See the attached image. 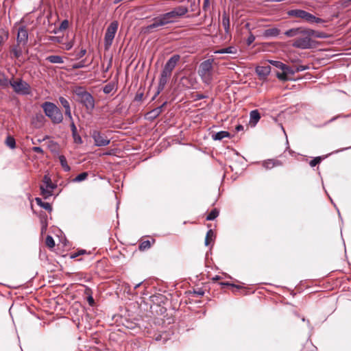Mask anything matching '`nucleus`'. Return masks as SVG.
Returning <instances> with one entry per match:
<instances>
[{
  "label": "nucleus",
  "instance_id": "1",
  "mask_svg": "<svg viewBox=\"0 0 351 351\" xmlns=\"http://www.w3.org/2000/svg\"><path fill=\"white\" fill-rule=\"evenodd\" d=\"M189 12V8L185 5H178L171 11L160 14L153 20V23L147 27L148 31L158 28L170 23H176L179 19L184 16Z\"/></svg>",
  "mask_w": 351,
  "mask_h": 351
},
{
  "label": "nucleus",
  "instance_id": "2",
  "mask_svg": "<svg viewBox=\"0 0 351 351\" xmlns=\"http://www.w3.org/2000/svg\"><path fill=\"white\" fill-rule=\"evenodd\" d=\"M312 37L326 38V34L323 32H316L313 29L306 28V34L304 37H298L295 39L292 43L293 47L302 49H310L313 46Z\"/></svg>",
  "mask_w": 351,
  "mask_h": 351
},
{
  "label": "nucleus",
  "instance_id": "3",
  "mask_svg": "<svg viewBox=\"0 0 351 351\" xmlns=\"http://www.w3.org/2000/svg\"><path fill=\"white\" fill-rule=\"evenodd\" d=\"M213 62L214 59H207L199 64L198 74L203 83L209 85L213 80Z\"/></svg>",
  "mask_w": 351,
  "mask_h": 351
},
{
  "label": "nucleus",
  "instance_id": "4",
  "mask_svg": "<svg viewBox=\"0 0 351 351\" xmlns=\"http://www.w3.org/2000/svg\"><path fill=\"white\" fill-rule=\"evenodd\" d=\"M41 107L45 114L51 119L53 123L58 124L62 122L63 114L56 104L50 101H45L41 105Z\"/></svg>",
  "mask_w": 351,
  "mask_h": 351
},
{
  "label": "nucleus",
  "instance_id": "5",
  "mask_svg": "<svg viewBox=\"0 0 351 351\" xmlns=\"http://www.w3.org/2000/svg\"><path fill=\"white\" fill-rule=\"evenodd\" d=\"M287 14L289 16H295V17L302 19L304 20L305 21L311 23H321L324 22V21L322 19L316 17L315 16L313 15L312 14H311L305 10H299V9L298 10V9L297 10H291L287 12Z\"/></svg>",
  "mask_w": 351,
  "mask_h": 351
},
{
  "label": "nucleus",
  "instance_id": "6",
  "mask_svg": "<svg viewBox=\"0 0 351 351\" xmlns=\"http://www.w3.org/2000/svg\"><path fill=\"white\" fill-rule=\"evenodd\" d=\"M118 22L114 21L110 23L108 27L104 37V47L106 49H108L112 45V41L118 29Z\"/></svg>",
  "mask_w": 351,
  "mask_h": 351
},
{
  "label": "nucleus",
  "instance_id": "7",
  "mask_svg": "<svg viewBox=\"0 0 351 351\" xmlns=\"http://www.w3.org/2000/svg\"><path fill=\"white\" fill-rule=\"evenodd\" d=\"M9 84L17 94L29 95L30 93V86L21 79L16 81H10Z\"/></svg>",
  "mask_w": 351,
  "mask_h": 351
},
{
  "label": "nucleus",
  "instance_id": "8",
  "mask_svg": "<svg viewBox=\"0 0 351 351\" xmlns=\"http://www.w3.org/2000/svg\"><path fill=\"white\" fill-rule=\"evenodd\" d=\"M80 103L86 108L88 112H92L95 108V99L88 92L83 91L78 94Z\"/></svg>",
  "mask_w": 351,
  "mask_h": 351
},
{
  "label": "nucleus",
  "instance_id": "9",
  "mask_svg": "<svg viewBox=\"0 0 351 351\" xmlns=\"http://www.w3.org/2000/svg\"><path fill=\"white\" fill-rule=\"evenodd\" d=\"M91 136L94 140L95 145L97 147H104L109 145L110 140L104 134L97 130H93L91 132Z\"/></svg>",
  "mask_w": 351,
  "mask_h": 351
},
{
  "label": "nucleus",
  "instance_id": "10",
  "mask_svg": "<svg viewBox=\"0 0 351 351\" xmlns=\"http://www.w3.org/2000/svg\"><path fill=\"white\" fill-rule=\"evenodd\" d=\"M171 75V74L164 71H162L158 82L157 88L158 90L152 99H154L160 94V93L163 90Z\"/></svg>",
  "mask_w": 351,
  "mask_h": 351
},
{
  "label": "nucleus",
  "instance_id": "11",
  "mask_svg": "<svg viewBox=\"0 0 351 351\" xmlns=\"http://www.w3.org/2000/svg\"><path fill=\"white\" fill-rule=\"evenodd\" d=\"M284 34L289 38L298 36H300V37H304L306 34V28L304 27H294L287 30Z\"/></svg>",
  "mask_w": 351,
  "mask_h": 351
},
{
  "label": "nucleus",
  "instance_id": "12",
  "mask_svg": "<svg viewBox=\"0 0 351 351\" xmlns=\"http://www.w3.org/2000/svg\"><path fill=\"white\" fill-rule=\"evenodd\" d=\"M28 40V32L25 26H21L18 29L16 41L19 45H25Z\"/></svg>",
  "mask_w": 351,
  "mask_h": 351
},
{
  "label": "nucleus",
  "instance_id": "13",
  "mask_svg": "<svg viewBox=\"0 0 351 351\" xmlns=\"http://www.w3.org/2000/svg\"><path fill=\"white\" fill-rule=\"evenodd\" d=\"M180 56L178 54L171 56L166 62L162 71L171 74L172 71L176 67L177 63L180 60Z\"/></svg>",
  "mask_w": 351,
  "mask_h": 351
},
{
  "label": "nucleus",
  "instance_id": "14",
  "mask_svg": "<svg viewBox=\"0 0 351 351\" xmlns=\"http://www.w3.org/2000/svg\"><path fill=\"white\" fill-rule=\"evenodd\" d=\"M56 188V185H40V193L43 198L47 199L53 195V191Z\"/></svg>",
  "mask_w": 351,
  "mask_h": 351
},
{
  "label": "nucleus",
  "instance_id": "15",
  "mask_svg": "<svg viewBox=\"0 0 351 351\" xmlns=\"http://www.w3.org/2000/svg\"><path fill=\"white\" fill-rule=\"evenodd\" d=\"M280 34V30L277 27L267 29L263 32L262 36L265 38H276Z\"/></svg>",
  "mask_w": 351,
  "mask_h": 351
},
{
  "label": "nucleus",
  "instance_id": "16",
  "mask_svg": "<svg viewBox=\"0 0 351 351\" xmlns=\"http://www.w3.org/2000/svg\"><path fill=\"white\" fill-rule=\"evenodd\" d=\"M256 72L261 77H266L271 72V67L269 65L258 66L256 68Z\"/></svg>",
  "mask_w": 351,
  "mask_h": 351
},
{
  "label": "nucleus",
  "instance_id": "17",
  "mask_svg": "<svg viewBox=\"0 0 351 351\" xmlns=\"http://www.w3.org/2000/svg\"><path fill=\"white\" fill-rule=\"evenodd\" d=\"M282 163L276 159H268L263 162V166L266 169H271L274 167L281 166Z\"/></svg>",
  "mask_w": 351,
  "mask_h": 351
},
{
  "label": "nucleus",
  "instance_id": "18",
  "mask_svg": "<svg viewBox=\"0 0 351 351\" xmlns=\"http://www.w3.org/2000/svg\"><path fill=\"white\" fill-rule=\"evenodd\" d=\"M238 53V49L234 46H229L228 47L222 48L220 49H217L214 51V53L215 54H223V53H230L236 55Z\"/></svg>",
  "mask_w": 351,
  "mask_h": 351
},
{
  "label": "nucleus",
  "instance_id": "19",
  "mask_svg": "<svg viewBox=\"0 0 351 351\" xmlns=\"http://www.w3.org/2000/svg\"><path fill=\"white\" fill-rule=\"evenodd\" d=\"M261 119V115L258 110H252L250 113V123L255 126Z\"/></svg>",
  "mask_w": 351,
  "mask_h": 351
},
{
  "label": "nucleus",
  "instance_id": "20",
  "mask_svg": "<svg viewBox=\"0 0 351 351\" xmlns=\"http://www.w3.org/2000/svg\"><path fill=\"white\" fill-rule=\"evenodd\" d=\"M222 26L224 28L226 34H230V17L226 12L222 14Z\"/></svg>",
  "mask_w": 351,
  "mask_h": 351
},
{
  "label": "nucleus",
  "instance_id": "21",
  "mask_svg": "<svg viewBox=\"0 0 351 351\" xmlns=\"http://www.w3.org/2000/svg\"><path fill=\"white\" fill-rule=\"evenodd\" d=\"M46 60L53 64H62L64 62L62 57L57 55H52L47 57Z\"/></svg>",
  "mask_w": 351,
  "mask_h": 351
},
{
  "label": "nucleus",
  "instance_id": "22",
  "mask_svg": "<svg viewBox=\"0 0 351 351\" xmlns=\"http://www.w3.org/2000/svg\"><path fill=\"white\" fill-rule=\"evenodd\" d=\"M230 136V133L227 131H220L213 135V138L215 141H221L224 138Z\"/></svg>",
  "mask_w": 351,
  "mask_h": 351
},
{
  "label": "nucleus",
  "instance_id": "23",
  "mask_svg": "<svg viewBox=\"0 0 351 351\" xmlns=\"http://www.w3.org/2000/svg\"><path fill=\"white\" fill-rule=\"evenodd\" d=\"M59 160L61 164V166L64 169L65 171H69L71 168L67 164L66 158L64 156L61 155L59 156Z\"/></svg>",
  "mask_w": 351,
  "mask_h": 351
},
{
  "label": "nucleus",
  "instance_id": "24",
  "mask_svg": "<svg viewBox=\"0 0 351 351\" xmlns=\"http://www.w3.org/2000/svg\"><path fill=\"white\" fill-rule=\"evenodd\" d=\"M219 215V211L215 208L212 210L206 217V220L212 221L217 218Z\"/></svg>",
  "mask_w": 351,
  "mask_h": 351
},
{
  "label": "nucleus",
  "instance_id": "25",
  "mask_svg": "<svg viewBox=\"0 0 351 351\" xmlns=\"http://www.w3.org/2000/svg\"><path fill=\"white\" fill-rule=\"evenodd\" d=\"M9 82L10 81H8L4 73L0 72V86L2 87H6L9 85Z\"/></svg>",
  "mask_w": 351,
  "mask_h": 351
},
{
  "label": "nucleus",
  "instance_id": "26",
  "mask_svg": "<svg viewBox=\"0 0 351 351\" xmlns=\"http://www.w3.org/2000/svg\"><path fill=\"white\" fill-rule=\"evenodd\" d=\"M59 101H60V104H62V106L65 109V111H69V110H71L69 102L67 101L66 99H65L63 97H60Z\"/></svg>",
  "mask_w": 351,
  "mask_h": 351
},
{
  "label": "nucleus",
  "instance_id": "27",
  "mask_svg": "<svg viewBox=\"0 0 351 351\" xmlns=\"http://www.w3.org/2000/svg\"><path fill=\"white\" fill-rule=\"evenodd\" d=\"M88 175L87 172L81 173L73 179V182H80L84 181L87 178Z\"/></svg>",
  "mask_w": 351,
  "mask_h": 351
},
{
  "label": "nucleus",
  "instance_id": "28",
  "mask_svg": "<svg viewBox=\"0 0 351 351\" xmlns=\"http://www.w3.org/2000/svg\"><path fill=\"white\" fill-rule=\"evenodd\" d=\"M6 145L11 149H14L16 147L15 139L12 136H8L5 140Z\"/></svg>",
  "mask_w": 351,
  "mask_h": 351
},
{
  "label": "nucleus",
  "instance_id": "29",
  "mask_svg": "<svg viewBox=\"0 0 351 351\" xmlns=\"http://www.w3.org/2000/svg\"><path fill=\"white\" fill-rule=\"evenodd\" d=\"M45 243L49 248H53L55 246V241L51 235H47L45 239Z\"/></svg>",
  "mask_w": 351,
  "mask_h": 351
},
{
  "label": "nucleus",
  "instance_id": "30",
  "mask_svg": "<svg viewBox=\"0 0 351 351\" xmlns=\"http://www.w3.org/2000/svg\"><path fill=\"white\" fill-rule=\"evenodd\" d=\"M282 71H284L285 73H286V74L288 75L289 74L290 75H294L295 73V69H293L289 66H287V64H284V66L282 68Z\"/></svg>",
  "mask_w": 351,
  "mask_h": 351
},
{
  "label": "nucleus",
  "instance_id": "31",
  "mask_svg": "<svg viewBox=\"0 0 351 351\" xmlns=\"http://www.w3.org/2000/svg\"><path fill=\"white\" fill-rule=\"evenodd\" d=\"M151 247V243L149 240L143 241H142L139 245V250H145L147 249L150 248Z\"/></svg>",
  "mask_w": 351,
  "mask_h": 351
},
{
  "label": "nucleus",
  "instance_id": "32",
  "mask_svg": "<svg viewBox=\"0 0 351 351\" xmlns=\"http://www.w3.org/2000/svg\"><path fill=\"white\" fill-rule=\"evenodd\" d=\"M151 119H155L160 114L159 108H154L147 114Z\"/></svg>",
  "mask_w": 351,
  "mask_h": 351
},
{
  "label": "nucleus",
  "instance_id": "33",
  "mask_svg": "<svg viewBox=\"0 0 351 351\" xmlns=\"http://www.w3.org/2000/svg\"><path fill=\"white\" fill-rule=\"evenodd\" d=\"M269 62L274 66H275L280 70H282V68L285 64L283 62H282L280 61H278V60H269Z\"/></svg>",
  "mask_w": 351,
  "mask_h": 351
},
{
  "label": "nucleus",
  "instance_id": "34",
  "mask_svg": "<svg viewBox=\"0 0 351 351\" xmlns=\"http://www.w3.org/2000/svg\"><path fill=\"white\" fill-rule=\"evenodd\" d=\"M12 53L14 55V58H19L22 54V51L17 46L14 47L12 49Z\"/></svg>",
  "mask_w": 351,
  "mask_h": 351
},
{
  "label": "nucleus",
  "instance_id": "35",
  "mask_svg": "<svg viewBox=\"0 0 351 351\" xmlns=\"http://www.w3.org/2000/svg\"><path fill=\"white\" fill-rule=\"evenodd\" d=\"M276 77H278V79L283 82L289 80L288 75L284 71H282V73H277Z\"/></svg>",
  "mask_w": 351,
  "mask_h": 351
},
{
  "label": "nucleus",
  "instance_id": "36",
  "mask_svg": "<svg viewBox=\"0 0 351 351\" xmlns=\"http://www.w3.org/2000/svg\"><path fill=\"white\" fill-rule=\"evenodd\" d=\"M72 136L73 138L74 142L77 144H82V139L81 136L78 134L77 132L75 133H72Z\"/></svg>",
  "mask_w": 351,
  "mask_h": 351
},
{
  "label": "nucleus",
  "instance_id": "37",
  "mask_svg": "<svg viewBox=\"0 0 351 351\" xmlns=\"http://www.w3.org/2000/svg\"><path fill=\"white\" fill-rule=\"evenodd\" d=\"M69 27V21L65 19L62 21L60 25L59 30L63 31Z\"/></svg>",
  "mask_w": 351,
  "mask_h": 351
},
{
  "label": "nucleus",
  "instance_id": "38",
  "mask_svg": "<svg viewBox=\"0 0 351 351\" xmlns=\"http://www.w3.org/2000/svg\"><path fill=\"white\" fill-rule=\"evenodd\" d=\"M43 184L42 185H55L54 184L52 183L51 182V180L50 178V177L47 175H45L43 178Z\"/></svg>",
  "mask_w": 351,
  "mask_h": 351
},
{
  "label": "nucleus",
  "instance_id": "39",
  "mask_svg": "<svg viewBox=\"0 0 351 351\" xmlns=\"http://www.w3.org/2000/svg\"><path fill=\"white\" fill-rule=\"evenodd\" d=\"M322 160L321 157H316L314 159L311 160L309 162L311 167H313L318 165Z\"/></svg>",
  "mask_w": 351,
  "mask_h": 351
},
{
  "label": "nucleus",
  "instance_id": "40",
  "mask_svg": "<svg viewBox=\"0 0 351 351\" xmlns=\"http://www.w3.org/2000/svg\"><path fill=\"white\" fill-rule=\"evenodd\" d=\"M84 66H85V60H83L80 61V62L73 64L72 68L73 69H77L83 68Z\"/></svg>",
  "mask_w": 351,
  "mask_h": 351
},
{
  "label": "nucleus",
  "instance_id": "41",
  "mask_svg": "<svg viewBox=\"0 0 351 351\" xmlns=\"http://www.w3.org/2000/svg\"><path fill=\"white\" fill-rule=\"evenodd\" d=\"M308 68L309 67L306 65H298V66H295L294 69H295V73H297L299 71H303L307 70V69H308Z\"/></svg>",
  "mask_w": 351,
  "mask_h": 351
},
{
  "label": "nucleus",
  "instance_id": "42",
  "mask_svg": "<svg viewBox=\"0 0 351 351\" xmlns=\"http://www.w3.org/2000/svg\"><path fill=\"white\" fill-rule=\"evenodd\" d=\"M255 40V36L250 33L246 40V44L250 46Z\"/></svg>",
  "mask_w": 351,
  "mask_h": 351
},
{
  "label": "nucleus",
  "instance_id": "43",
  "mask_svg": "<svg viewBox=\"0 0 351 351\" xmlns=\"http://www.w3.org/2000/svg\"><path fill=\"white\" fill-rule=\"evenodd\" d=\"M113 89V86L110 84H107L104 87L103 91L106 94L110 93Z\"/></svg>",
  "mask_w": 351,
  "mask_h": 351
},
{
  "label": "nucleus",
  "instance_id": "44",
  "mask_svg": "<svg viewBox=\"0 0 351 351\" xmlns=\"http://www.w3.org/2000/svg\"><path fill=\"white\" fill-rule=\"evenodd\" d=\"M143 97V93L138 91L136 93V95L134 97V101H142Z\"/></svg>",
  "mask_w": 351,
  "mask_h": 351
},
{
  "label": "nucleus",
  "instance_id": "45",
  "mask_svg": "<svg viewBox=\"0 0 351 351\" xmlns=\"http://www.w3.org/2000/svg\"><path fill=\"white\" fill-rule=\"evenodd\" d=\"M86 53V50L85 49H82L78 53L76 54V59H80L84 57Z\"/></svg>",
  "mask_w": 351,
  "mask_h": 351
},
{
  "label": "nucleus",
  "instance_id": "46",
  "mask_svg": "<svg viewBox=\"0 0 351 351\" xmlns=\"http://www.w3.org/2000/svg\"><path fill=\"white\" fill-rule=\"evenodd\" d=\"M213 235V232L212 230H209L206 234V239H205V245H208L209 244V238Z\"/></svg>",
  "mask_w": 351,
  "mask_h": 351
},
{
  "label": "nucleus",
  "instance_id": "47",
  "mask_svg": "<svg viewBox=\"0 0 351 351\" xmlns=\"http://www.w3.org/2000/svg\"><path fill=\"white\" fill-rule=\"evenodd\" d=\"M41 207L43 208L44 209L51 212L52 210V208H51V206L49 203L48 202H44L42 205H41Z\"/></svg>",
  "mask_w": 351,
  "mask_h": 351
},
{
  "label": "nucleus",
  "instance_id": "48",
  "mask_svg": "<svg viewBox=\"0 0 351 351\" xmlns=\"http://www.w3.org/2000/svg\"><path fill=\"white\" fill-rule=\"evenodd\" d=\"M65 115L69 119L70 123H71L72 121H73V117L71 114V110H69V111H65Z\"/></svg>",
  "mask_w": 351,
  "mask_h": 351
},
{
  "label": "nucleus",
  "instance_id": "49",
  "mask_svg": "<svg viewBox=\"0 0 351 351\" xmlns=\"http://www.w3.org/2000/svg\"><path fill=\"white\" fill-rule=\"evenodd\" d=\"M33 152L38 154H43V149L40 147H33Z\"/></svg>",
  "mask_w": 351,
  "mask_h": 351
},
{
  "label": "nucleus",
  "instance_id": "50",
  "mask_svg": "<svg viewBox=\"0 0 351 351\" xmlns=\"http://www.w3.org/2000/svg\"><path fill=\"white\" fill-rule=\"evenodd\" d=\"M47 228V223L45 221H42V228H41V233L43 234L45 232H46Z\"/></svg>",
  "mask_w": 351,
  "mask_h": 351
},
{
  "label": "nucleus",
  "instance_id": "51",
  "mask_svg": "<svg viewBox=\"0 0 351 351\" xmlns=\"http://www.w3.org/2000/svg\"><path fill=\"white\" fill-rule=\"evenodd\" d=\"M70 126H71L72 133H75V132H77L76 125L73 121H72V122L70 123Z\"/></svg>",
  "mask_w": 351,
  "mask_h": 351
},
{
  "label": "nucleus",
  "instance_id": "52",
  "mask_svg": "<svg viewBox=\"0 0 351 351\" xmlns=\"http://www.w3.org/2000/svg\"><path fill=\"white\" fill-rule=\"evenodd\" d=\"M64 45H65V49L66 50H70L73 47V42H68V43H65Z\"/></svg>",
  "mask_w": 351,
  "mask_h": 351
},
{
  "label": "nucleus",
  "instance_id": "53",
  "mask_svg": "<svg viewBox=\"0 0 351 351\" xmlns=\"http://www.w3.org/2000/svg\"><path fill=\"white\" fill-rule=\"evenodd\" d=\"M37 204L41 207V205L44 203L40 197H36L35 199Z\"/></svg>",
  "mask_w": 351,
  "mask_h": 351
},
{
  "label": "nucleus",
  "instance_id": "54",
  "mask_svg": "<svg viewBox=\"0 0 351 351\" xmlns=\"http://www.w3.org/2000/svg\"><path fill=\"white\" fill-rule=\"evenodd\" d=\"M244 129V127L242 125H238L236 126L235 128V130L237 131V132H240V131H242Z\"/></svg>",
  "mask_w": 351,
  "mask_h": 351
},
{
  "label": "nucleus",
  "instance_id": "55",
  "mask_svg": "<svg viewBox=\"0 0 351 351\" xmlns=\"http://www.w3.org/2000/svg\"><path fill=\"white\" fill-rule=\"evenodd\" d=\"M88 302L90 305H93L94 304V300L92 296H89L88 298Z\"/></svg>",
  "mask_w": 351,
  "mask_h": 351
},
{
  "label": "nucleus",
  "instance_id": "56",
  "mask_svg": "<svg viewBox=\"0 0 351 351\" xmlns=\"http://www.w3.org/2000/svg\"><path fill=\"white\" fill-rule=\"evenodd\" d=\"M77 256H79L77 252L71 253L70 255L71 258H75Z\"/></svg>",
  "mask_w": 351,
  "mask_h": 351
},
{
  "label": "nucleus",
  "instance_id": "57",
  "mask_svg": "<svg viewBox=\"0 0 351 351\" xmlns=\"http://www.w3.org/2000/svg\"><path fill=\"white\" fill-rule=\"evenodd\" d=\"M77 253H78V255L80 256V255L86 254V252L85 250H80L77 251Z\"/></svg>",
  "mask_w": 351,
  "mask_h": 351
},
{
  "label": "nucleus",
  "instance_id": "58",
  "mask_svg": "<svg viewBox=\"0 0 351 351\" xmlns=\"http://www.w3.org/2000/svg\"><path fill=\"white\" fill-rule=\"evenodd\" d=\"M166 104H167V102H164L160 106L157 108H159L160 113L162 111V108L166 105Z\"/></svg>",
  "mask_w": 351,
  "mask_h": 351
},
{
  "label": "nucleus",
  "instance_id": "59",
  "mask_svg": "<svg viewBox=\"0 0 351 351\" xmlns=\"http://www.w3.org/2000/svg\"><path fill=\"white\" fill-rule=\"evenodd\" d=\"M298 60H299V59H298V58H289V61H290L291 62H293H293H298Z\"/></svg>",
  "mask_w": 351,
  "mask_h": 351
},
{
  "label": "nucleus",
  "instance_id": "60",
  "mask_svg": "<svg viewBox=\"0 0 351 351\" xmlns=\"http://www.w3.org/2000/svg\"><path fill=\"white\" fill-rule=\"evenodd\" d=\"M220 278H221V277L219 276H215V277L213 278V280L217 281V280H219Z\"/></svg>",
  "mask_w": 351,
  "mask_h": 351
},
{
  "label": "nucleus",
  "instance_id": "61",
  "mask_svg": "<svg viewBox=\"0 0 351 351\" xmlns=\"http://www.w3.org/2000/svg\"><path fill=\"white\" fill-rule=\"evenodd\" d=\"M209 4V1L208 0H205L204 1V6H206Z\"/></svg>",
  "mask_w": 351,
  "mask_h": 351
},
{
  "label": "nucleus",
  "instance_id": "62",
  "mask_svg": "<svg viewBox=\"0 0 351 351\" xmlns=\"http://www.w3.org/2000/svg\"><path fill=\"white\" fill-rule=\"evenodd\" d=\"M222 285H230V286H232V287H235V285H233V284H230V283H228V282H226V283H222Z\"/></svg>",
  "mask_w": 351,
  "mask_h": 351
},
{
  "label": "nucleus",
  "instance_id": "63",
  "mask_svg": "<svg viewBox=\"0 0 351 351\" xmlns=\"http://www.w3.org/2000/svg\"><path fill=\"white\" fill-rule=\"evenodd\" d=\"M141 285V282L138 283L137 285H136L134 286V289H137L138 287H140Z\"/></svg>",
  "mask_w": 351,
  "mask_h": 351
},
{
  "label": "nucleus",
  "instance_id": "64",
  "mask_svg": "<svg viewBox=\"0 0 351 351\" xmlns=\"http://www.w3.org/2000/svg\"><path fill=\"white\" fill-rule=\"evenodd\" d=\"M197 293L199 295H204V291H198L197 292Z\"/></svg>",
  "mask_w": 351,
  "mask_h": 351
}]
</instances>
